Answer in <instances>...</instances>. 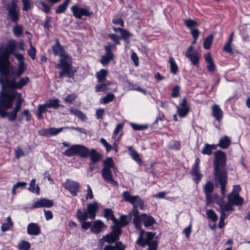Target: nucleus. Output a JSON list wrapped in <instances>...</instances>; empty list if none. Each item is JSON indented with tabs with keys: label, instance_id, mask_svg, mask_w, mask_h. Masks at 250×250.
<instances>
[{
	"label": "nucleus",
	"instance_id": "e2e57ef3",
	"mask_svg": "<svg viewBox=\"0 0 250 250\" xmlns=\"http://www.w3.org/2000/svg\"><path fill=\"white\" fill-rule=\"evenodd\" d=\"M100 142L105 147L107 152H109L112 149V146L107 143L105 139L101 138L100 140Z\"/></svg>",
	"mask_w": 250,
	"mask_h": 250
},
{
	"label": "nucleus",
	"instance_id": "f257e3e1",
	"mask_svg": "<svg viewBox=\"0 0 250 250\" xmlns=\"http://www.w3.org/2000/svg\"><path fill=\"white\" fill-rule=\"evenodd\" d=\"M214 177L216 187H220L222 197L226 195V187L228 181V175L225 169L226 166V154L221 150H217L214 153Z\"/></svg>",
	"mask_w": 250,
	"mask_h": 250
},
{
	"label": "nucleus",
	"instance_id": "ddd939ff",
	"mask_svg": "<svg viewBox=\"0 0 250 250\" xmlns=\"http://www.w3.org/2000/svg\"><path fill=\"white\" fill-rule=\"evenodd\" d=\"M17 2V0H12L10 5L7 7L8 16L10 17L11 20L15 23H17L20 17Z\"/></svg>",
	"mask_w": 250,
	"mask_h": 250
},
{
	"label": "nucleus",
	"instance_id": "f3484780",
	"mask_svg": "<svg viewBox=\"0 0 250 250\" xmlns=\"http://www.w3.org/2000/svg\"><path fill=\"white\" fill-rule=\"evenodd\" d=\"M54 205V202L52 200L48 199L47 198H41L38 199L34 203L33 205L31 207V209L36 208H51Z\"/></svg>",
	"mask_w": 250,
	"mask_h": 250
},
{
	"label": "nucleus",
	"instance_id": "680f3d73",
	"mask_svg": "<svg viewBox=\"0 0 250 250\" xmlns=\"http://www.w3.org/2000/svg\"><path fill=\"white\" fill-rule=\"evenodd\" d=\"M108 37L113 41L116 44H120V38L117 35L114 34H110L108 35Z\"/></svg>",
	"mask_w": 250,
	"mask_h": 250
},
{
	"label": "nucleus",
	"instance_id": "69168bd1",
	"mask_svg": "<svg viewBox=\"0 0 250 250\" xmlns=\"http://www.w3.org/2000/svg\"><path fill=\"white\" fill-rule=\"evenodd\" d=\"M87 187V194L85 196L86 200L92 199L93 198V194L92 189L89 185L86 186Z\"/></svg>",
	"mask_w": 250,
	"mask_h": 250
},
{
	"label": "nucleus",
	"instance_id": "bb28decb",
	"mask_svg": "<svg viewBox=\"0 0 250 250\" xmlns=\"http://www.w3.org/2000/svg\"><path fill=\"white\" fill-rule=\"evenodd\" d=\"M205 59L207 63V68L210 72H213L216 71V65L213 62L211 56L209 53L206 54Z\"/></svg>",
	"mask_w": 250,
	"mask_h": 250
},
{
	"label": "nucleus",
	"instance_id": "3c124183",
	"mask_svg": "<svg viewBox=\"0 0 250 250\" xmlns=\"http://www.w3.org/2000/svg\"><path fill=\"white\" fill-rule=\"evenodd\" d=\"M186 26L190 30L193 29L197 26V23L192 20H186L184 21Z\"/></svg>",
	"mask_w": 250,
	"mask_h": 250
},
{
	"label": "nucleus",
	"instance_id": "a878e982",
	"mask_svg": "<svg viewBox=\"0 0 250 250\" xmlns=\"http://www.w3.org/2000/svg\"><path fill=\"white\" fill-rule=\"evenodd\" d=\"M186 56L189 59L193 65L195 66H199L200 54L197 51L195 50L193 52L192 54H188V56Z\"/></svg>",
	"mask_w": 250,
	"mask_h": 250
},
{
	"label": "nucleus",
	"instance_id": "f704fd0d",
	"mask_svg": "<svg viewBox=\"0 0 250 250\" xmlns=\"http://www.w3.org/2000/svg\"><path fill=\"white\" fill-rule=\"evenodd\" d=\"M104 216L107 220H111L114 224H117L118 222V220L116 218L112 210L110 208H105L104 209Z\"/></svg>",
	"mask_w": 250,
	"mask_h": 250
},
{
	"label": "nucleus",
	"instance_id": "4d7b16f0",
	"mask_svg": "<svg viewBox=\"0 0 250 250\" xmlns=\"http://www.w3.org/2000/svg\"><path fill=\"white\" fill-rule=\"evenodd\" d=\"M23 4L22 10L28 11L32 7L31 2L29 0H21Z\"/></svg>",
	"mask_w": 250,
	"mask_h": 250
},
{
	"label": "nucleus",
	"instance_id": "9d476101",
	"mask_svg": "<svg viewBox=\"0 0 250 250\" xmlns=\"http://www.w3.org/2000/svg\"><path fill=\"white\" fill-rule=\"evenodd\" d=\"M58 67L61 68V71L59 72L60 78H63L66 76L70 78L73 79L74 78L75 71L72 69V65L67 62L65 58H62L60 60Z\"/></svg>",
	"mask_w": 250,
	"mask_h": 250
},
{
	"label": "nucleus",
	"instance_id": "c9c22d12",
	"mask_svg": "<svg viewBox=\"0 0 250 250\" xmlns=\"http://www.w3.org/2000/svg\"><path fill=\"white\" fill-rule=\"evenodd\" d=\"M69 111L71 113L77 116L82 121H85L87 119L85 114L77 108L71 107L70 108Z\"/></svg>",
	"mask_w": 250,
	"mask_h": 250
},
{
	"label": "nucleus",
	"instance_id": "de8ad7c7",
	"mask_svg": "<svg viewBox=\"0 0 250 250\" xmlns=\"http://www.w3.org/2000/svg\"><path fill=\"white\" fill-rule=\"evenodd\" d=\"M110 84V83H101V84H97L95 86V91L96 92H104L106 91L107 88L108 86Z\"/></svg>",
	"mask_w": 250,
	"mask_h": 250
},
{
	"label": "nucleus",
	"instance_id": "7c9ffc66",
	"mask_svg": "<svg viewBox=\"0 0 250 250\" xmlns=\"http://www.w3.org/2000/svg\"><path fill=\"white\" fill-rule=\"evenodd\" d=\"M127 149L128 150L129 154L130 155L132 158L138 164H141L142 161L140 158L139 153L133 148L132 146H128Z\"/></svg>",
	"mask_w": 250,
	"mask_h": 250
},
{
	"label": "nucleus",
	"instance_id": "4c0bfd02",
	"mask_svg": "<svg viewBox=\"0 0 250 250\" xmlns=\"http://www.w3.org/2000/svg\"><path fill=\"white\" fill-rule=\"evenodd\" d=\"M107 71L106 69H102L96 73V78L99 83L104 82L107 75Z\"/></svg>",
	"mask_w": 250,
	"mask_h": 250
},
{
	"label": "nucleus",
	"instance_id": "49530a36",
	"mask_svg": "<svg viewBox=\"0 0 250 250\" xmlns=\"http://www.w3.org/2000/svg\"><path fill=\"white\" fill-rule=\"evenodd\" d=\"M115 99V95L113 93H108L105 97L101 99V103L104 104H106L109 102H112Z\"/></svg>",
	"mask_w": 250,
	"mask_h": 250
},
{
	"label": "nucleus",
	"instance_id": "864d4df0",
	"mask_svg": "<svg viewBox=\"0 0 250 250\" xmlns=\"http://www.w3.org/2000/svg\"><path fill=\"white\" fill-rule=\"evenodd\" d=\"M63 129H64L63 127H60L58 128L54 127L49 128L50 137L58 135L59 133L61 132Z\"/></svg>",
	"mask_w": 250,
	"mask_h": 250
},
{
	"label": "nucleus",
	"instance_id": "0eeeda50",
	"mask_svg": "<svg viewBox=\"0 0 250 250\" xmlns=\"http://www.w3.org/2000/svg\"><path fill=\"white\" fill-rule=\"evenodd\" d=\"M7 77H0V83L1 85L2 90L21 89L23 86L27 85L30 81L28 77H22L18 82H16L14 79H9Z\"/></svg>",
	"mask_w": 250,
	"mask_h": 250
},
{
	"label": "nucleus",
	"instance_id": "5fc2aeb1",
	"mask_svg": "<svg viewBox=\"0 0 250 250\" xmlns=\"http://www.w3.org/2000/svg\"><path fill=\"white\" fill-rule=\"evenodd\" d=\"M13 32L16 36L20 37L22 34V28L20 25L16 23L15 25L13 27Z\"/></svg>",
	"mask_w": 250,
	"mask_h": 250
},
{
	"label": "nucleus",
	"instance_id": "c03bdc74",
	"mask_svg": "<svg viewBox=\"0 0 250 250\" xmlns=\"http://www.w3.org/2000/svg\"><path fill=\"white\" fill-rule=\"evenodd\" d=\"M130 125L133 130L135 131L144 130L147 129L148 127L147 124L139 125L133 123H130Z\"/></svg>",
	"mask_w": 250,
	"mask_h": 250
},
{
	"label": "nucleus",
	"instance_id": "13d9d810",
	"mask_svg": "<svg viewBox=\"0 0 250 250\" xmlns=\"http://www.w3.org/2000/svg\"><path fill=\"white\" fill-rule=\"evenodd\" d=\"M28 54L32 60H35L36 58V49L31 43V47L28 50Z\"/></svg>",
	"mask_w": 250,
	"mask_h": 250
},
{
	"label": "nucleus",
	"instance_id": "393cba45",
	"mask_svg": "<svg viewBox=\"0 0 250 250\" xmlns=\"http://www.w3.org/2000/svg\"><path fill=\"white\" fill-rule=\"evenodd\" d=\"M231 144V140L227 136H224L221 137L219 143L217 144H215L216 147H219L222 149H227L230 146Z\"/></svg>",
	"mask_w": 250,
	"mask_h": 250
},
{
	"label": "nucleus",
	"instance_id": "412c9836",
	"mask_svg": "<svg viewBox=\"0 0 250 250\" xmlns=\"http://www.w3.org/2000/svg\"><path fill=\"white\" fill-rule=\"evenodd\" d=\"M228 202L230 204L241 206L244 202L243 198L239 196L237 193H231L228 197Z\"/></svg>",
	"mask_w": 250,
	"mask_h": 250
},
{
	"label": "nucleus",
	"instance_id": "e433bc0d",
	"mask_svg": "<svg viewBox=\"0 0 250 250\" xmlns=\"http://www.w3.org/2000/svg\"><path fill=\"white\" fill-rule=\"evenodd\" d=\"M29 191L32 193H35L37 195L40 194V188L37 185L36 186V179H32L30 183L29 187L28 188Z\"/></svg>",
	"mask_w": 250,
	"mask_h": 250
},
{
	"label": "nucleus",
	"instance_id": "09e8293b",
	"mask_svg": "<svg viewBox=\"0 0 250 250\" xmlns=\"http://www.w3.org/2000/svg\"><path fill=\"white\" fill-rule=\"evenodd\" d=\"M213 37L212 35H210L208 36L204 40V47L206 49H210Z\"/></svg>",
	"mask_w": 250,
	"mask_h": 250
},
{
	"label": "nucleus",
	"instance_id": "c756f323",
	"mask_svg": "<svg viewBox=\"0 0 250 250\" xmlns=\"http://www.w3.org/2000/svg\"><path fill=\"white\" fill-rule=\"evenodd\" d=\"M45 105L47 108H53L58 109L60 106H63L60 104V100L58 99H49L45 103Z\"/></svg>",
	"mask_w": 250,
	"mask_h": 250
},
{
	"label": "nucleus",
	"instance_id": "6ab92c4d",
	"mask_svg": "<svg viewBox=\"0 0 250 250\" xmlns=\"http://www.w3.org/2000/svg\"><path fill=\"white\" fill-rule=\"evenodd\" d=\"M71 10L74 16L78 19H81L83 16H90V12L86 9L80 7L76 5L71 7Z\"/></svg>",
	"mask_w": 250,
	"mask_h": 250
},
{
	"label": "nucleus",
	"instance_id": "473e14b6",
	"mask_svg": "<svg viewBox=\"0 0 250 250\" xmlns=\"http://www.w3.org/2000/svg\"><path fill=\"white\" fill-rule=\"evenodd\" d=\"M17 96L18 97V98L16 102L15 106L11 111L12 113L16 114V115H17L18 113L20 111L22 103L23 102V99L21 98V94L20 93L18 92L16 97Z\"/></svg>",
	"mask_w": 250,
	"mask_h": 250
},
{
	"label": "nucleus",
	"instance_id": "8fccbe9b",
	"mask_svg": "<svg viewBox=\"0 0 250 250\" xmlns=\"http://www.w3.org/2000/svg\"><path fill=\"white\" fill-rule=\"evenodd\" d=\"M142 219L141 217V214L140 216L134 217L133 219V224L135 225V228L138 230L141 231L142 229Z\"/></svg>",
	"mask_w": 250,
	"mask_h": 250
},
{
	"label": "nucleus",
	"instance_id": "bf43d9fd",
	"mask_svg": "<svg viewBox=\"0 0 250 250\" xmlns=\"http://www.w3.org/2000/svg\"><path fill=\"white\" fill-rule=\"evenodd\" d=\"M121 35L122 36V38L125 41H126L132 36L130 32L125 29H123V31L121 32Z\"/></svg>",
	"mask_w": 250,
	"mask_h": 250
},
{
	"label": "nucleus",
	"instance_id": "a19ab883",
	"mask_svg": "<svg viewBox=\"0 0 250 250\" xmlns=\"http://www.w3.org/2000/svg\"><path fill=\"white\" fill-rule=\"evenodd\" d=\"M70 1V0H65V1L62 4L60 5L58 7L56 10V12L57 14L63 13L67 9Z\"/></svg>",
	"mask_w": 250,
	"mask_h": 250
},
{
	"label": "nucleus",
	"instance_id": "6e6d98bb",
	"mask_svg": "<svg viewBox=\"0 0 250 250\" xmlns=\"http://www.w3.org/2000/svg\"><path fill=\"white\" fill-rule=\"evenodd\" d=\"M180 86L179 85H175L172 90L171 96L173 98H177L180 95Z\"/></svg>",
	"mask_w": 250,
	"mask_h": 250
},
{
	"label": "nucleus",
	"instance_id": "39448f33",
	"mask_svg": "<svg viewBox=\"0 0 250 250\" xmlns=\"http://www.w3.org/2000/svg\"><path fill=\"white\" fill-rule=\"evenodd\" d=\"M112 232L105 236H104L101 241L107 242L110 244L115 243V245H108L105 246L104 250H125V245L120 241H117L119 239V236L121 234L122 230L120 227L113 226Z\"/></svg>",
	"mask_w": 250,
	"mask_h": 250
},
{
	"label": "nucleus",
	"instance_id": "6e6552de",
	"mask_svg": "<svg viewBox=\"0 0 250 250\" xmlns=\"http://www.w3.org/2000/svg\"><path fill=\"white\" fill-rule=\"evenodd\" d=\"M104 167L102 170V176L104 181L108 184L118 187V183L114 180L112 177L111 168L114 167V163L112 158L109 157L106 159L104 163Z\"/></svg>",
	"mask_w": 250,
	"mask_h": 250
},
{
	"label": "nucleus",
	"instance_id": "2eb2a0df",
	"mask_svg": "<svg viewBox=\"0 0 250 250\" xmlns=\"http://www.w3.org/2000/svg\"><path fill=\"white\" fill-rule=\"evenodd\" d=\"M64 188L69 191L73 196H76L78 194L81 185L77 182L67 179L64 184Z\"/></svg>",
	"mask_w": 250,
	"mask_h": 250
},
{
	"label": "nucleus",
	"instance_id": "a211bd4d",
	"mask_svg": "<svg viewBox=\"0 0 250 250\" xmlns=\"http://www.w3.org/2000/svg\"><path fill=\"white\" fill-rule=\"evenodd\" d=\"M200 162V159L197 158L191 171V175L193 176V179L196 184H198L200 181L202 177V175L199 172Z\"/></svg>",
	"mask_w": 250,
	"mask_h": 250
},
{
	"label": "nucleus",
	"instance_id": "4468645a",
	"mask_svg": "<svg viewBox=\"0 0 250 250\" xmlns=\"http://www.w3.org/2000/svg\"><path fill=\"white\" fill-rule=\"evenodd\" d=\"M114 48H116V46L113 44H109L104 47L105 54L100 59V62L103 66H106L113 59L114 55L112 50Z\"/></svg>",
	"mask_w": 250,
	"mask_h": 250
},
{
	"label": "nucleus",
	"instance_id": "cd10ccee",
	"mask_svg": "<svg viewBox=\"0 0 250 250\" xmlns=\"http://www.w3.org/2000/svg\"><path fill=\"white\" fill-rule=\"evenodd\" d=\"M104 227V223L101 220L95 221L91 227V231L96 234H99Z\"/></svg>",
	"mask_w": 250,
	"mask_h": 250
},
{
	"label": "nucleus",
	"instance_id": "052dcab7",
	"mask_svg": "<svg viewBox=\"0 0 250 250\" xmlns=\"http://www.w3.org/2000/svg\"><path fill=\"white\" fill-rule=\"evenodd\" d=\"M77 98V95L75 93L67 95L64 99V101L67 103H72Z\"/></svg>",
	"mask_w": 250,
	"mask_h": 250
},
{
	"label": "nucleus",
	"instance_id": "774afa93",
	"mask_svg": "<svg viewBox=\"0 0 250 250\" xmlns=\"http://www.w3.org/2000/svg\"><path fill=\"white\" fill-rule=\"evenodd\" d=\"M224 50L227 53L232 54L233 50L231 47V44L226 42L225 44L224 48Z\"/></svg>",
	"mask_w": 250,
	"mask_h": 250
},
{
	"label": "nucleus",
	"instance_id": "aec40b11",
	"mask_svg": "<svg viewBox=\"0 0 250 250\" xmlns=\"http://www.w3.org/2000/svg\"><path fill=\"white\" fill-rule=\"evenodd\" d=\"M52 50L55 56H59L61 59H67L68 56L66 54L63 47L61 45L58 40H57L56 44L52 46Z\"/></svg>",
	"mask_w": 250,
	"mask_h": 250
},
{
	"label": "nucleus",
	"instance_id": "2f4dec72",
	"mask_svg": "<svg viewBox=\"0 0 250 250\" xmlns=\"http://www.w3.org/2000/svg\"><path fill=\"white\" fill-rule=\"evenodd\" d=\"M127 149L128 150L129 154L130 155L132 158L138 164H141L142 161L140 158L139 153L133 148L132 146H128Z\"/></svg>",
	"mask_w": 250,
	"mask_h": 250
},
{
	"label": "nucleus",
	"instance_id": "338daca9",
	"mask_svg": "<svg viewBox=\"0 0 250 250\" xmlns=\"http://www.w3.org/2000/svg\"><path fill=\"white\" fill-rule=\"evenodd\" d=\"M123 124L120 123L117 125L116 127L113 132V137L115 138V136L122 130L123 128Z\"/></svg>",
	"mask_w": 250,
	"mask_h": 250
},
{
	"label": "nucleus",
	"instance_id": "37998d69",
	"mask_svg": "<svg viewBox=\"0 0 250 250\" xmlns=\"http://www.w3.org/2000/svg\"><path fill=\"white\" fill-rule=\"evenodd\" d=\"M27 183L25 182H18L15 185H14L12 188V193L13 195L16 194V189L18 188H20L21 189L25 188L27 186Z\"/></svg>",
	"mask_w": 250,
	"mask_h": 250
},
{
	"label": "nucleus",
	"instance_id": "0e129e2a",
	"mask_svg": "<svg viewBox=\"0 0 250 250\" xmlns=\"http://www.w3.org/2000/svg\"><path fill=\"white\" fill-rule=\"evenodd\" d=\"M21 115H24L26 117V121L29 122L32 117V115L28 109H25L23 112H21Z\"/></svg>",
	"mask_w": 250,
	"mask_h": 250
},
{
	"label": "nucleus",
	"instance_id": "7ed1b4c3",
	"mask_svg": "<svg viewBox=\"0 0 250 250\" xmlns=\"http://www.w3.org/2000/svg\"><path fill=\"white\" fill-rule=\"evenodd\" d=\"M17 92H1L0 93V117L4 118L7 117L10 122L15 121L17 115L11 112H7L6 110L11 109L13 107V102L16 97Z\"/></svg>",
	"mask_w": 250,
	"mask_h": 250
},
{
	"label": "nucleus",
	"instance_id": "72a5a7b5",
	"mask_svg": "<svg viewBox=\"0 0 250 250\" xmlns=\"http://www.w3.org/2000/svg\"><path fill=\"white\" fill-rule=\"evenodd\" d=\"M216 146L215 144L209 145L206 143L204 146L201 151V152L204 155H210L212 153L213 150L216 149Z\"/></svg>",
	"mask_w": 250,
	"mask_h": 250
},
{
	"label": "nucleus",
	"instance_id": "58836bf2",
	"mask_svg": "<svg viewBox=\"0 0 250 250\" xmlns=\"http://www.w3.org/2000/svg\"><path fill=\"white\" fill-rule=\"evenodd\" d=\"M169 62L170 63V72L174 75L177 74L178 71V67L174 58L172 57H170L169 58Z\"/></svg>",
	"mask_w": 250,
	"mask_h": 250
},
{
	"label": "nucleus",
	"instance_id": "603ef678",
	"mask_svg": "<svg viewBox=\"0 0 250 250\" xmlns=\"http://www.w3.org/2000/svg\"><path fill=\"white\" fill-rule=\"evenodd\" d=\"M207 215L208 218L211 219L213 222H216L218 219V216L212 209H209L207 211Z\"/></svg>",
	"mask_w": 250,
	"mask_h": 250
},
{
	"label": "nucleus",
	"instance_id": "4be33fe9",
	"mask_svg": "<svg viewBox=\"0 0 250 250\" xmlns=\"http://www.w3.org/2000/svg\"><path fill=\"white\" fill-rule=\"evenodd\" d=\"M211 109L212 116L217 121H221L223 117V111L219 105L216 104H213L212 106Z\"/></svg>",
	"mask_w": 250,
	"mask_h": 250
},
{
	"label": "nucleus",
	"instance_id": "20e7f679",
	"mask_svg": "<svg viewBox=\"0 0 250 250\" xmlns=\"http://www.w3.org/2000/svg\"><path fill=\"white\" fill-rule=\"evenodd\" d=\"M17 43L15 41H8L3 50L0 53V75L1 76L10 75V63L9 57L16 50Z\"/></svg>",
	"mask_w": 250,
	"mask_h": 250
},
{
	"label": "nucleus",
	"instance_id": "dca6fc26",
	"mask_svg": "<svg viewBox=\"0 0 250 250\" xmlns=\"http://www.w3.org/2000/svg\"><path fill=\"white\" fill-rule=\"evenodd\" d=\"M177 114L180 118L186 117L189 112V107L187 104V99L184 98L182 103L176 106Z\"/></svg>",
	"mask_w": 250,
	"mask_h": 250
},
{
	"label": "nucleus",
	"instance_id": "79ce46f5",
	"mask_svg": "<svg viewBox=\"0 0 250 250\" xmlns=\"http://www.w3.org/2000/svg\"><path fill=\"white\" fill-rule=\"evenodd\" d=\"M38 6L44 13H49L50 12V7L44 1L39 0L37 1Z\"/></svg>",
	"mask_w": 250,
	"mask_h": 250
},
{
	"label": "nucleus",
	"instance_id": "1a4fd4ad",
	"mask_svg": "<svg viewBox=\"0 0 250 250\" xmlns=\"http://www.w3.org/2000/svg\"><path fill=\"white\" fill-rule=\"evenodd\" d=\"M98 208V203L95 201L92 203L88 204L87 209L84 212L80 208L77 209L76 217L80 222L85 221L88 218L92 220L94 219Z\"/></svg>",
	"mask_w": 250,
	"mask_h": 250
},
{
	"label": "nucleus",
	"instance_id": "b1692460",
	"mask_svg": "<svg viewBox=\"0 0 250 250\" xmlns=\"http://www.w3.org/2000/svg\"><path fill=\"white\" fill-rule=\"evenodd\" d=\"M141 217L142 222L146 228L151 227L155 223L154 218L152 216L146 213H144L141 214Z\"/></svg>",
	"mask_w": 250,
	"mask_h": 250
},
{
	"label": "nucleus",
	"instance_id": "c85d7f7f",
	"mask_svg": "<svg viewBox=\"0 0 250 250\" xmlns=\"http://www.w3.org/2000/svg\"><path fill=\"white\" fill-rule=\"evenodd\" d=\"M131 217L130 215H122L120 217V220H118V222L117 224H114V226H116L121 229V228L125 227L128 225L130 221Z\"/></svg>",
	"mask_w": 250,
	"mask_h": 250
},
{
	"label": "nucleus",
	"instance_id": "ea45409f",
	"mask_svg": "<svg viewBox=\"0 0 250 250\" xmlns=\"http://www.w3.org/2000/svg\"><path fill=\"white\" fill-rule=\"evenodd\" d=\"M30 248V243L24 240L21 241L17 245L18 250H29Z\"/></svg>",
	"mask_w": 250,
	"mask_h": 250
},
{
	"label": "nucleus",
	"instance_id": "423d86ee",
	"mask_svg": "<svg viewBox=\"0 0 250 250\" xmlns=\"http://www.w3.org/2000/svg\"><path fill=\"white\" fill-rule=\"evenodd\" d=\"M155 235V234L152 232H147L144 229H141L136 241V244L141 248L147 246L148 250H157L158 243L154 239Z\"/></svg>",
	"mask_w": 250,
	"mask_h": 250
},
{
	"label": "nucleus",
	"instance_id": "5701e85b",
	"mask_svg": "<svg viewBox=\"0 0 250 250\" xmlns=\"http://www.w3.org/2000/svg\"><path fill=\"white\" fill-rule=\"evenodd\" d=\"M27 233L29 235H38L41 233L39 226L34 223H30L27 226Z\"/></svg>",
	"mask_w": 250,
	"mask_h": 250
},
{
	"label": "nucleus",
	"instance_id": "f8f14e48",
	"mask_svg": "<svg viewBox=\"0 0 250 250\" xmlns=\"http://www.w3.org/2000/svg\"><path fill=\"white\" fill-rule=\"evenodd\" d=\"M203 189L208 204L214 202L218 199L217 194H212L214 189L213 184L212 182L208 181L204 186Z\"/></svg>",
	"mask_w": 250,
	"mask_h": 250
},
{
	"label": "nucleus",
	"instance_id": "9b49d317",
	"mask_svg": "<svg viewBox=\"0 0 250 250\" xmlns=\"http://www.w3.org/2000/svg\"><path fill=\"white\" fill-rule=\"evenodd\" d=\"M124 199L130 203L133 207L139 208L143 209L145 207L144 200L138 195H131L128 191H124L123 193Z\"/></svg>",
	"mask_w": 250,
	"mask_h": 250
},
{
	"label": "nucleus",
	"instance_id": "a18cd8bd",
	"mask_svg": "<svg viewBox=\"0 0 250 250\" xmlns=\"http://www.w3.org/2000/svg\"><path fill=\"white\" fill-rule=\"evenodd\" d=\"M219 205L220 206L221 211L226 212L233 210V208L232 207V205L230 204L229 203L228 204L225 203H219Z\"/></svg>",
	"mask_w": 250,
	"mask_h": 250
},
{
	"label": "nucleus",
	"instance_id": "f03ea898",
	"mask_svg": "<svg viewBox=\"0 0 250 250\" xmlns=\"http://www.w3.org/2000/svg\"><path fill=\"white\" fill-rule=\"evenodd\" d=\"M62 155L68 157L79 155L82 158L89 156L91 162L97 163L102 159L101 155L95 149L89 150L87 147L82 145H73L62 153Z\"/></svg>",
	"mask_w": 250,
	"mask_h": 250
}]
</instances>
